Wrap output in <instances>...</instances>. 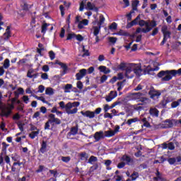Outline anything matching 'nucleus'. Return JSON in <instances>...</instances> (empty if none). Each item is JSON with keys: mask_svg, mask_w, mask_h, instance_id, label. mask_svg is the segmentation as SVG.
I'll return each instance as SVG.
<instances>
[{"mask_svg": "<svg viewBox=\"0 0 181 181\" xmlns=\"http://www.w3.org/2000/svg\"><path fill=\"white\" fill-rule=\"evenodd\" d=\"M17 91L18 92H18L15 91L14 92L15 95H19V94L23 95L25 93V90H23V88H18L17 89Z\"/></svg>", "mask_w": 181, "mask_h": 181, "instance_id": "52", "label": "nucleus"}, {"mask_svg": "<svg viewBox=\"0 0 181 181\" xmlns=\"http://www.w3.org/2000/svg\"><path fill=\"white\" fill-rule=\"evenodd\" d=\"M86 74H87V69H81L79 72L76 74V80H78V81H80V80H81L83 77L86 76Z\"/></svg>", "mask_w": 181, "mask_h": 181, "instance_id": "16", "label": "nucleus"}, {"mask_svg": "<svg viewBox=\"0 0 181 181\" xmlns=\"http://www.w3.org/2000/svg\"><path fill=\"white\" fill-rule=\"evenodd\" d=\"M134 64H129V66H127L125 70L124 76L127 77V78H134V74L132 72L134 71L133 69Z\"/></svg>", "mask_w": 181, "mask_h": 181, "instance_id": "8", "label": "nucleus"}, {"mask_svg": "<svg viewBox=\"0 0 181 181\" xmlns=\"http://www.w3.org/2000/svg\"><path fill=\"white\" fill-rule=\"evenodd\" d=\"M11 36L12 33H11V25H8L6 29V32L4 33V40H5V42H8Z\"/></svg>", "mask_w": 181, "mask_h": 181, "instance_id": "14", "label": "nucleus"}, {"mask_svg": "<svg viewBox=\"0 0 181 181\" xmlns=\"http://www.w3.org/2000/svg\"><path fill=\"white\" fill-rule=\"evenodd\" d=\"M161 33H163V40L160 42V46H163L166 42H168V39H171L172 37V32L168 30V25H164L161 27Z\"/></svg>", "mask_w": 181, "mask_h": 181, "instance_id": "3", "label": "nucleus"}, {"mask_svg": "<svg viewBox=\"0 0 181 181\" xmlns=\"http://www.w3.org/2000/svg\"><path fill=\"white\" fill-rule=\"evenodd\" d=\"M10 66H11V61H9V59H6L4 63V69H9Z\"/></svg>", "mask_w": 181, "mask_h": 181, "instance_id": "48", "label": "nucleus"}, {"mask_svg": "<svg viewBox=\"0 0 181 181\" xmlns=\"http://www.w3.org/2000/svg\"><path fill=\"white\" fill-rule=\"evenodd\" d=\"M101 107H98L97 109H95V110L94 112H91L90 110H86V111H81V114L83 116V117H86V118H94V117H95V114L96 115H98V114H100L101 112Z\"/></svg>", "mask_w": 181, "mask_h": 181, "instance_id": "4", "label": "nucleus"}, {"mask_svg": "<svg viewBox=\"0 0 181 181\" xmlns=\"http://www.w3.org/2000/svg\"><path fill=\"white\" fill-rule=\"evenodd\" d=\"M108 40L110 43H112L113 45H115V43H117V38L115 37H110L108 38Z\"/></svg>", "mask_w": 181, "mask_h": 181, "instance_id": "55", "label": "nucleus"}, {"mask_svg": "<svg viewBox=\"0 0 181 181\" xmlns=\"http://www.w3.org/2000/svg\"><path fill=\"white\" fill-rule=\"evenodd\" d=\"M168 149L170 151H174V149H175V144H173V142L168 143Z\"/></svg>", "mask_w": 181, "mask_h": 181, "instance_id": "64", "label": "nucleus"}, {"mask_svg": "<svg viewBox=\"0 0 181 181\" xmlns=\"http://www.w3.org/2000/svg\"><path fill=\"white\" fill-rule=\"evenodd\" d=\"M138 121H139V119H138V117H135L133 119H129L127 120V122H126V124H127V125H129V127H131V125L135 122H138Z\"/></svg>", "mask_w": 181, "mask_h": 181, "instance_id": "37", "label": "nucleus"}, {"mask_svg": "<svg viewBox=\"0 0 181 181\" xmlns=\"http://www.w3.org/2000/svg\"><path fill=\"white\" fill-rule=\"evenodd\" d=\"M79 157L81 160H87L88 159V154L86 152H82L79 153Z\"/></svg>", "mask_w": 181, "mask_h": 181, "instance_id": "35", "label": "nucleus"}, {"mask_svg": "<svg viewBox=\"0 0 181 181\" xmlns=\"http://www.w3.org/2000/svg\"><path fill=\"white\" fill-rule=\"evenodd\" d=\"M133 71L137 77H141L142 76V67L141 66L133 65Z\"/></svg>", "mask_w": 181, "mask_h": 181, "instance_id": "15", "label": "nucleus"}, {"mask_svg": "<svg viewBox=\"0 0 181 181\" xmlns=\"http://www.w3.org/2000/svg\"><path fill=\"white\" fill-rule=\"evenodd\" d=\"M168 162L170 165H175L176 163V158H170L168 159Z\"/></svg>", "mask_w": 181, "mask_h": 181, "instance_id": "59", "label": "nucleus"}, {"mask_svg": "<svg viewBox=\"0 0 181 181\" xmlns=\"http://www.w3.org/2000/svg\"><path fill=\"white\" fill-rule=\"evenodd\" d=\"M161 94L162 93H160V91L156 90V89H155L153 87H151L148 91V95H150V98L152 99L158 98V97H160Z\"/></svg>", "mask_w": 181, "mask_h": 181, "instance_id": "9", "label": "nucleus"}, {"mask_svg": "<svg viewBox=\"0 0 181 181\" xmlns=\"http://www.w3.org/2000/svg\"><path fill=\"white\" fill-rule=\"evenodd\" d=\"M37 135H39V131L37 132H32L30 134L29 136L31 139H35V138H36V136H37Z\"/></svg>", "mask_w": 181, "mask_h": 181, "instance_id": "47", "label": "nucleus"}, {"mask_svg": "<svg viewBox=\"0 0 181 181\" xmlns=\"http://www.w3.org/2000/svg\"><path fill=\"white\" fill-rule=\"evenodd\" d=\"M104 134L105 138H111V136L115 135V132L112 130L105 131Z\"/></svg>", "mask_w": 181, "mask_h": 181, "instance_id": "33", "label": "nucleus"}, {"mask_svg": "<svg viewBox=\"0 0 181 181\" xmlns=\"http://www.w3.org/2000/svg\"><path fill=\"white\" fill-rule=\"evenodd\" d=\"M149 114L151 117L158 118L159 117V110L156 107H151L149 110Z\"/></svg>", "mask_w": 181, "mask_h": 181, "instance_id": "20", "label": "nucleus"}, {"mask_svg": "<svg viewBox=\"0 0 181 181\" xmlns=\"http://www.w3.org/2000/svg\"><path fill=\"white\" fill-rule=\"evenodd\" d=\"M77 111H78V109L77 107H75L74 109L71 110V108L69 109H66V114H68L69 115H71V114H77Z\"/></svg>", "mask_w": 181, "mask_h": 181, "instance_id": "38", "label": "nucleus"}, {"mask_svg": "<svg viewBox=\"0 0 181 181\" xmlns=\"http://www.w3.org/2000/svg\"><path fill=\"white\" fill-rule=\"evenodd\" d=\"M142 95H144V93L139 92V93H132V98L134 100H139Z\"/></svg>", "mask_w": 181, "mask_h": 181, "instance_id": "31", "label": "nucleus"}, {"mask_svg": "<svg viewBox=\"0 0 181 181\" xmlns=\"http://www.w3.org/2000/svg\"><path fill=\"white\" fill-rule=\"evenodd\" d=\"M80 105V102H69L66 104V108H68L69 110H70V108H73V107H78Z\"/></svg>", "mask_w": 181, "mask_h": 181, "instance_id": "30", "label": "nucleus"}, {"mask_svg": "<svg viewBox=\"0 0 181 181\" xmlns=\"http://www.w3.org/2000/svg\"><path fill=\"white\" fill-rule=\"evenodd\" d=\"M174 125H177V119H165L164 121V124H163V128L165 129H168L169 128H173Z\"/></svg>", "mask_w": 181, "mask_h": 181, "instance_id": "5", "label": "nucleus"}, {"mask_svg": "<svg viewBox=\"0 0 181 181\" xmlns=\"http://www.w3.org/2000/svg\"><path fill=\"white\" fill-rule=\"evenodd\" d=\"M39 152L40 153H45V152H47V141H42Z\"/></svg>", "mask_w": 181, "mask_h": 181, "instance_id": "24", "label": "nucleus"}, {"mask_svg": "<svg viewBox=\"0 0 181 181\" xmlns=\"http://www.w3.org/2000/svg\"><path fill=\"white\" fill-rule=\"evenodd\" d=\"M117 28H118V24H117V23L113 22L110 26H109V29H110V30H116Z\"/></svg>", "mask_w": 181, "mask_h": 181, "instance_id": "51", "label": "nucleus"}, {"mask_svg": "<svg viewBox=\"0 0 181 181\" xmlns=\"http://www.w3.org/2000/svg\"><path fill=\"white\" fill-rule=\"evenodd\" d=\"M45 94L47 95H53L54 94V91L52 88H47L45 90Z\"/></svg>", "mask_w": 181, "mask_h": 181, "instance_id": "41", "label": "nucleus"}, {"mask_svg": "<svg viewBox=\"0 0 181 181\" xmlns=\"http://www.w3.org/2000/svg\"><path fill=\"white\" fill-rule=\"evenodd\" d=\"M15 108V106L13 105H10L9 107H5L1 110V117H6V118H8L11 114H12V110Z\"/></svg>", "mask_w": 181, "mask_h": 181, "instance_id": "6", "label": "nucleus"}, {"mask_svg": "<svg viewBox=\"0 0 181 181\" xmlns=\"http://www.w3.org/2000/svg\"><path fill=\"white\" fill-rule=\"evenodd\" d=\"M55 64H58L59 66H60L61 69H63L64 74H66V72L67 71V70L69 69L67 66V64H66L59 60L55 61Z\"/></svg>", "mask_w": 181, "mask_h": 181, "instance_id": "23", "label": "nucleus"}, {"mask_svg": "<svg viewBox=\"0 0 181 181\" xmlns=\"http://www.w3.org/2000/svg\"><path fill=\"white\" fill-rule=\"evenodd\" d=\"M83 54H82V57H88L90 56V52L88 49H86V47L83 46Z\"/></svg>", "mask_w": 181, "mask_h": 181, "instance_id": "46", "label": "nucleus"}, {"mask_svg": "<svg viewBox=\"0 0 181 181\" xmlns=\"http://www.w3.org/2000/svg\"><path fill=\"white\" fill-rule=\"evenodd\" d=\"M93 35L94 36H98L100 33V30H101V27L100 25L98 26H93Z\"/></svg>", "mask_w": 181, "mask_h": 181, "instance_id": "36", "label": "nucleus"}, {"mask_svg": "<svg viewBox=\"0 0 181 181\" xmlns=\"http://www.w3.org/2000/svg\"><path fill=\"white\" fill-rule=\"evenodd\" d=\"M41 74V78L42 80H48L49 79V75L47 73H40Z\"/></svg>", "mask_w": 181, "mask_h": 181, "instance_id": "60", "label": "nucleus"}, {"mask_svg": "<svg viewBox=\"0 0 181 181\" xmlns=\"http://www.w3.org/2000/svg\"><path fill=\"white\" fill-rule=\"evenodd\" d=\"M98 70H100V73H103L104 74H110V73H111V70L107 69L105 66H100Z\"/></svg>", "mask_w": 181, "mask_h": 181, "instance_id": "25", "label": "nucleus"}, {"mask_svg": "<svg viewBox=\"0 0 181 181\" xmlns=\"http://www.w3.org/2000/svg\"><path fill=\"white\" fill-rule=\"evenodd\" d=\"M105 22V17H104V15L100 14L99 16V21L98 22V26H100Z\"/></svg>", "mask_w": 181, "mask_h": 181, "instance_id": "34", "label": "nucleus"}, {"mask_svg": "<svg viewBox=\"0 0 181 181\" xmlns=\"http://www.w3.org/2000/svg\"><path fill=\"white\" fill-rule=\"evenodd\" d=\"M127 80L124 79L122 81L117 82V86H118L117 88V91H121L122 88H124V83H125Z\"/></svg>", "mask_w": 181, "mask_h": 181, "instance_id": "39", "label": "nucleus"}, {"mask_svg": "<svg viewBox=\"0 0 181 181\" xmlns=\"http://www.w3.org/2000/svg\"><path fill=\"white\" fill-rule=\"evenodd\" d=\"M139 101L140 103H143V104H148V103H149V98H145V97H141L139 99Z\"/></svg>", "mask_w": 181, "mask_h": 181, "instance_id": "44", "label": "nucleus"}, {"mask_svg": "<svg viewBox=\"0 0 181 181\" xmlns=\"http://www.w3.org/2000/svg\"><path fill=\"white\" fill-rule=\"evenodd\" d=\"M59 107H60V108H62V110L65 109L66 111H67V110H69V108H67V105H64V101H61L59 103Z\"/></svg>", "mask_w": 181, "mask_h": 181, "instance_id": "53", "label": "nucleus"}, {"mask_svg": "<svg viewBox=\"0 0 181 181\" xmlns=\"http://www.w3.org/2000/svg\"><path fill=\"white\" fill-rule=\"evenodd\" d=\"M50 23H43L41 26V33H43V35L46 34V32H47V27L50 26Z\"/></svg>", "mask_w": 181, "mask_h": 181, "instance_id": "29", "label": "nucleus"}, {"mask_svg": "<svg viewBox=\"0 0 181 181\" xmlns=\"http://www.w3.org/2000/svg\"><path fill=\"white\" fill-rule=\"evenodd\" d=\"M111 163H112V161L111 160H106L105 161V165L107 170H111V168H110Z\"/></svg>", "mask_w": 181, "mask_h": 181, "instance_id": "49", "label": "nucleus"}, {"mask_svg": "<svg viewBox=\"0 0 181 181\" xmlns=\"http://www.w3.org/2000/svg\"><path fill=\"white\" fill-rule=\"evenodd\" d=\"M139 25L143 28V26H146V28H142L143 33H148L152 30L153 28H156L158 26V23H156V21L153 20L151 21L149 24V21H146L145 20H139Z\"/></svg>", "mask_w": 181, "mask_h": 181, "instance_id": "2", "label": "nucleus"}, {"mask_svg": "<svg viewBox=\"0 0 181 181\" xmlns=\"http://www.w3.org/2000/svg\"><path fill=\"white\" fill-rule=\"evenodd\" d=\"M180 105V103H179V100L173 101L171 103V108H176Z\"/></svg>", "mask_w": 181, "mask_h": 181, "instance_id": "54", "label": "nucleus"}, {"mask_svg": "<svg viewBox=\"0 0 181 181\" xmlns=\"http://www.w3.org/2000/svg\"><path fill=\"white\" fill-rule=\"evenodd\" d=\"M108 80V76L107 75H103L100 78V84L105 83Z\"/></svg>", "mask_w": 181, "mask_h": 181, "instance_id": "58", "label": "nucleus"}, {"mask_svg": "<svg viewBox=\"0 0 181 181\" xmlns=\"http://www.w3.org/2000/svg\"><path fill=\"white\" fill-rule=\"evenodd\" d=\"M117 35L118 36H129L130 37H134V35L129 34L128 32L124 30H120L117 33Z\"/></svg>", "mask_w": 181, "mask_h": 181, "instance_id": "28", "label": "nucleus"}, {"mask_svg": "<svg viewBox=\"0 0 181 181\" xmlns=\"http://www.w3.org/2000/svg\"><path fill=\"white\" fill-rule=\"evenodd\" d=\"M78 134V124H76L74 127H72L70 129V132H68L67 136H74Z\"/></svg>", "mask_w": 181, "mask_h": 181, "instance_id": "12", "label": "nucleus"}, {"mask_svg": "<svg viewBox=\"0 0 181 181\" xmlns=\"http://www.w3.org/2000/svg\"><path fill=\"white\" fill-rule=\"evenodd\" d=\"M93 138L95 139V142H98L100 139H104V138H105L104 132H96L93 136Z\"/></svg>", "mask_w": 181, "mask_h": 181, "instance_id": "10", "label": "nucleus"}, {"mask_svg": "<svg viewBox=\"0 0 181 181\" xmlns=\"http://www.w3.org/2000/svg\"><path fill=\"white\" fill-rule=\"evenodd\" d=\"M181 76V68L178 70H166V71H160L158 74L157 76L159 78H161V81H170L173 77L175 76Z\"/></svg>", "mask_w": 181, "mask_h": 181, "instance_id": "1", "label": "nucleus"}, {"mask_svg": "<svg viewBox=\"0 0 181 181\" xmlns=\"http://www.w3.org/2000/svg\"><path fill=\"white\" fill-rule=\"evenodd\" d=\"M98 158L94 156H91L88 160V163H93V162H97Z\"/></svg>", "mask_w": 181, "mask_h": 181, "instance_id": "62", "label": "nucleus"}, {"mask_svg": "<svg viewBox=\"0 0 181 181\" xmlns=\"http://www.w3.org/2000/svg\"><path fill=\"white\" fill-rule=\"evenodd\" d=\"M48 119H49V122L52 125H54V124L55 125H60V124H62V120H60L59 118H57L54 114H49L48 115Z\"/></svg>", "mask_w": 181, "mask_h": 181, "instance_id": "7", "label": "nucleus"}, {"mask_svg": "<svg viewBox=\"0 0 181 181\" xmlns=\"http://www.w3.org/2000/svg\"><path fill=\"white\" fill-rule=\"evenodd\" d=\"M49 173L53 175L54 179H56V177H57V175H59V173H57V170H49Z\"/></svg>", "mask_w": 181, "mask_h": 181, "instance_id": "63", "label": "nucleus"}, {"mask_svg": "<svg viewBox=\"0 0 181 181\" xmlns=\"http://www.w3.org/2000/svg\"><path fill=\"white\" fill-rule=\"evenodd\" d=\"M61 160L62 162H64V163H69V162L71 160V158L70 156H62Z\"/></svg>", "mask_w": 181, "mask_h": 181, "instance_id": "43", "label": "nucleus"}, {"mask_svg": "<svg viewBox=\"0 0 181 181\" xmlns=\"http://www.w3.org/2000/svg\"><path fill=\"white\" fill-rule=\"evenodd\" d=\"M169 103H172V99L170 98H165L160 101V107H161L162 108H166V105H168Z\"/></svg>", "mask_w": 181, "mask_h": 181, "instance_id": "19", "label": "nucleus"}, {"mask_svg": "<svg viewBox=\"0 0 181 181\" xmlns=\"http://www.w3.org/2000/svg\"><path fill=\"white\" fill-rule=\"evenodd\" d=\"M73 89V85L70 83H67L64 87V93H71V90Z\"/></svg>", "mask_w": 181, "mask_h": 181, "instance_id": "32", "label": "nucleus"}, {"mask_svg": "<svg viewBox=\"0 0 181 181\" xmlns=\"http://www.w3.org/2000/svg\"><path fill=\"white\" fill-rule=\"evenodd\" d=\"M88 25V20L83 19L82 21H80L78 24V28L83 29L84 26Z\"/></svg>", "mask_w": 181, "mask_h": 181, "instance_id": "27", "label": "nucleus"}, {"mask_svg": "<svg viewBox=\"0 0 181 181\" xmlns=\"http://www.w3.org/2000/svg\"><path fill=\"white\" fill-rule=\"evenodd\" d=\"M159 70V66H155V68H151V65H148L145 69L144 73L145 74H151V71H158Z\"/></svg>", "mask_w": 181, "mask_h": 181, "instance_id": "21", "label": "nucleus"}, {"mask_svg": "<svg viewBox=\"0 0 181 181\" xmlns=\"http://www.w3.org/2000/svg\"><path fill=\"white\" fill-rule=\"evenodd\" d=\"M121 104L120 101H116L114 103H112L110 106H109V110H112L115 107H117V105H119Z\"/></svg>", "mask_w": 181, "mask_h": 181, "instance_id": "61", "label": "nucleus"}, {"mask_svg": "<svg viewBox=\"0 0 181 181\" xmlns=\"http://www.w3.org/2000/svg\"><path fill=\"white\" fill-rule=\"evenodd\" d=\"M33 97H35V98H37V100H40V101H42V103H44V104H49V102H47L46 100V99H45L44 97L42 96H37L36 95H33Z\"/></svg>", "mask_w": 181, "mask_h": 181, "instance_id": "42", "label": "nucleus"}, {"mask_svg": "<svg viewBox=\"0 0 181 181\" xmlns=\"http://www.w3.org/2000/svg\"><path fill=\"white\" fill-rule=\"evenodd\" d=\"M35 73V69H30L28 72H27V77L28 78H37V77H39V73L36 72Z\"/></svg>", "mask_w": 181, "mask_h": 181, "instance_id": "13", "label": "nucleus"}, {"mask_svg": "<svg viewBox=\"0 0 181 181\" xmlns=\"http://www.w3.org/2000/svg\"><path fill=\"white\" fill-rule=\"evenodd\" d=\"M49 56L50 60H54V59H56V54H54V52L53 51L49 52Z\"/></svg>", "mask_w": 181, "mask_h": 181, "instance_id": "56", "label": "nucleus"}, {"mask_svg": "<svg viewBox=\"0 0 181 181\" xmlns=\"http://www.w3.org/2000/svg\"><path fill=\"white\" fill-rule=\"evenodd\" d=\"M117 66H112V69L115 71H118V70H122L124 71V70H126L127 69V63L121 62L120 64L118 65V64H116Z\"/></svg>", "mask_w": 181, "mask_h": 181, "instance_id": "11", "label": "nucleus"}, {"mask_svg": "<svg viewBox=\"0 0 181 181\" xmlns=\"http://www.w3.org/2000/svg\"><path fill=\"white\" fill-rule=\"evenodd\" d=\"M132 181L136 180L139 177V173L138 172L134 171L133 173L130 175Z\"/></svg>", "mask_w": 181, "mask_h": 181, "instance_id": "40", "label": "nucleus"}, {"mask_svg": "<svg viewBox=\"0 0 181 181\" xmlns=\"http://www.w3.org/2000/svg\"><path fill=\"white\" fill-rule=\"evenodd\" d=\"M140 20H141V16L139 15L136 16V18L134 20H133L132 22L127 23V28L129 29L130 28H132V26L139 25L138 21H140Z\"/></svg>", "mask_w": 181, "mask_h": 181, "instance_id": "17", "label": "nucleus"}, {"mask_svg": "<svg viewBox=\"0 0 181 181\" xmlns=\"http://www.w3.org/2000/svg\"><path fill=\"white\" fill-rule=\"evenodd\" d=\"M71 39H76V33H69L66 37V40H71Z\"/></svg>", "mask_w": 181, "mask_h": 181, "instance_id": "50", "label": "nucleus"}, {"mask_svg": "<svg viewBox=\"0 0 181 181\" xmlns=\"http://www.w3.org/2000/svg\"><path fill=\"white\" fill-rule=\"evenodd\" d=\"M32 6H33V5H29V4H27L26 3H24L23 5L22 6V9L23 11H29V9L32 8Z\"/></svg>", "mask_w": 181, "mask_h": 181, "instance_id": "45", "label": "nucleus"}, {"mask_svg": "<svg viewBox=\"0 0 181 181\" xmlns=\"http://www.w3.org/2000/svg\"><path fill=\"white\" fill-rule=\"evenodd\" d=\"M75 39L78 40V42H83L84 40V37L81 35V34L76 35Z\"/></svg>", "mask_w": 181, "mask_h": 181, "instance_id": "57", "label": "nucleus"}, {"mask_svg": "<svg viewBox=\"0 0 181 181\" xmlns=\"http://www.w3.org/2000/svg\"><path fill=\"white\" fill-rule=\"evenodd\" d=\"M87 8L89 11H94L95 12H98V8L95 7V5L91 4V2L90 1L87 3Z\"/></svg>", "mask_w": 181, "mask_h": 181, "instance_id": "26", "label": "nucleus"}, {"mask_svg": "<svg viewBox=\"0 0 181 181\" xmlns=\"http://www.w3.org/2000/svg\"><path fill=\"white\" fill-rule=\"evenodd\" d=\"M122 160L126 162V165H128V166H131L134 163V160L129 156L127 155L122 157Z\"/></svg>", "mask_w": 181, "mask_h": 181, "instance_id": "18", "label": "nucleus"}, {"mask_svg": "<svg viewBox=\"0 0 181 181\" xmlns=\"http://www.w3.org/2000/svg\"><path fill=\"white\" fill-rule=\"evenodd\" d=\"M112 94L114 95H112ZM117 95H118V93H117V91H110V95H109L105 98L107 103H111V101H112V100H114V98H115Z\"/></svg>", "mask_w": 181, "mask_h": 181, "instance_id": "22", "label": "nucleus"}]
</instances>
